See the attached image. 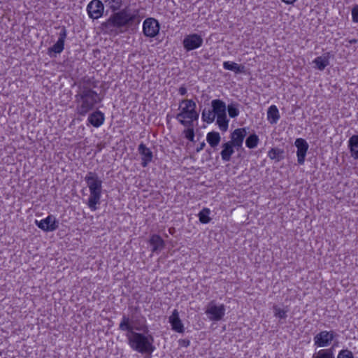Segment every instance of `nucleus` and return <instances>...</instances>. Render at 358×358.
Returning a JSON list of instances; mask_svg holds the SVG:
<instances>
[{"instance_id":"obj_43","label":"nucleus","mask_w":358,"mask_h":358,"mask_svg":"<svg viewBox=\"0 0 358 358\" xmlns=\"http://www.w3.org/2000/svg\"><path fill=\"white\" fill-rule=\"evenodd\" d=\"M350 43H355L357 42V40L356 39H353V40H351L350 41Z\"/></svg>"},{"instance_id":"obj_30","label":"nucleus","mask_w":358,"mask_h":358,"mask_svg":"<svg viewBox=\"0 0 358 358\" xmlns=\"http://www.w3.org/2000/svg\"><path fill=\"white\" fill-rule=\"evenodd\" d=\"M312 358H334V355L331 349H325L315 352Z\"/></svg>"},{"instance_id":"obj_10","label":"nucleus","mask_w":358,"mask_h":358,"mask_svg":"<svg viewBox=\"0 0 358 358\" xmlns=\"http://www.w3.org/2000/svg\"><path fill=\"white\" fill-rule=\"evenodd\" d=\"M183 46L187 51L193 50L202 45L203 38L196 34L186 36L183 40Z\"/></svg>"},{"instance_id":"obj_32","label":"nucleus","mask_w":358,"mask_h":358,"mask_svg":"<svg viewBox=\"0 0 358 358\" xmlns=\"http://www.w3.org/2000/svg\"><path fill=\"white\" fill-rule=\"evenodd\" d=\"M210 213V209L207 208H203L199 213V221L203 224L209 223L211 220V218L209 217Z\"/></svg>"},{"instance_id":"obj_24","label":"nucleus","mask_w":358,"mask_h":358,"mask_svg":"<svg viewBox=\"0 0 358 358\" xmlns=\"http://www.w3.org/2000/svg\"><path fill=\"white\" fill-rule=\"evenodd\" d=\"M220 135L217 131H211L208 133L206 141L212 148L216 147L220 142Z\"/></svg>"},{"instance_id":"obj_6","label":"nucleus","mask_w":358,"mask_h":358,"mask_svg":"<svg viewBox=\"0 0 358 358\" xmlns=\"http://www.w3.org/2000/svg\"><path fill=\"white\" fill-rule=\"evenodd\" d=\"M205 313L211 321H220L225 314V306L224 304L217 306L214 301H211L208 303Z\"/></svg>"},{"instance_id":"obj_27","label":"nucleus","mask_w":358,"mask_h":358,"mask_svg":"<svg viewBox=\"0 0 358 358\" xmlns=\"http://www.w3.org/2000/svg\"><path fill=\"white\" fill-rule=\"evenodd\" d=\"M106 6L113 13L120 10L123 0H103Z\"/></svg>"},{"instance_id":"obj_18","label":"nucleus","mask_w":358,"mask_h":358,"mask_svg":"<svg viewBox=\"0 0 358 358\" xmlns=\"http://www.w3.org/2000/svg\"><path fill=\"white\" fill-rule=\"evenodd\" d=\"M212 112L215 114V117L226 114V104L220 99H214L211 101Z\"/></svg>"},{"instance_id":"obj_20","label":"nucleus","mask_w":358,"mask_h":358,"mask_svg":"<svg viewBox=\"0 0 358 358\" xmlns=\"http://www.w3.org/2000/svg\"><path fill=\"white\" fill-rule=\"evenodd\" d=\"M234 145L229 141L222 144V150L220 152L222 159L224 162H229L231 155L234 153Z\"/></svg>"},{"instance_id":"obj_22","label":"nucleus","mask_w":358,"mask_h":358,"mask_svg":"<svg viewBox=\"0 0 358 358\" xmlns=\"http://www.w3.org/2000/svg\"><path fill=\"white\" fill-rule=\"evenodd\" d=\"M223 67L226 70L234 71L235 73H241L245 72V66L234 62H224Z\"/></svg>"},{"instance_id":"obj_37","label":"nucleus","mask_w":358,"mask_h":358,"mask_svg":"<svg viewBox=\"0 0 358 358\" xmlns=\"http://www.w3.org/2000/svg\"><path fill=\"white\" fill-rule=\"evenodd\" d=\"M352 21L358 22V5H355L352 10Z\"/></svg>"},{"instance_id":"obj_41","label":"nucleus","mask_w":358,"mask_h":358,"mask_svg":"<svg viewBox=\"0 0 358 358\" xmlns=\"http://www.w3.org/2000/svg\"><path fill=\"white\" fill-rule=\"evenodd\" d=\"M205 145H206V143L204 142L201 143L199 146H198L196 148V152H199L201 150H202L203 149V148L205 147Z\"/></svg>"},{"instance_id":"obj_28","label":"nucleus","mask_w":358,"mask_h":358,"mask_svg":"<svg viewBox=\"0 0 358 358\" xmlns=\"http://www.w3.org/2000/svg\"><path fill=\"white\" fill-rule=\"evenodd\" d=\"M259 141V139L258 136L255 134H250L246 138L245 145L248 148L252 149L257 146Z\"/></svg>"},{"instance_id":"obj_40","label":"nucleus","mask_w":358,"mask_h":358,"mask_svg":"<svg viewBox=\"0 0 358 358\" xmlns=\"http://www.w3.org/2000/svg\"><path fill=\"white\" fill-rule=\"evenodd\" d=\"M179 93L180 95L182 96H184L187 94V89L184 86H181L180 88H179Z\"/></svg>"},{"instance_id":"obj_35","label":"nucleus","mask_w":358,"mask_h":358,"mask_svg":"<svg viewBox=\"0 0 358 358\" xmlns=\"http://www.w3.org/2000/svg\"><path fill=\"white\" fill-rule=\"evenodd\" d=\"M187 129L184 130L185 136L187 139L190 141H194V131L193 125L191 127H187Z\"/></svg>"},{"instance_id":"obj_39","label":"nucleus","mask_w":358,"mask_h":358,"mask_svg":"<svg viewBox=\"0 0 358 358\" xmlns=\"http://www.w3.org/2000/svg\"><path fill=\"white\" fill-rule=\"evenodd\" d=\"M180 343L181 345H182L184 347H188L190 344V341L187 339H183V340L180 341Z\"/></svg>"},{"instance_id":"obj_42","label":"nucleus","mask_w":358,"mask_h":358,"mask_svg":"<svg viewBox=\"0 0 358 358\" xmlns=\"http://www.w3.org/2000/svg\"><path fill=\"white\" fill-rule=\"evenodd\" d=\"M284 3L287 4H292L294 3L296 0H282Z\"/></svg>"},{"instance_id":"obj_4","label":"nucleus","mask_w":358,"mask_h":358,"mask_svg":"<svg viewBox=\"0 0 358 358\" xmlns=\"http://www.w3.org/2000/svg\"><path fill=\"white\" fill-rule=\"evenodd\" d=\"M85 181L90 190L87 206L90 209L94 211L97 205L100 203L102 192V180L95 172L90 171L85 177Z\"/></svg>"},{"instance_id":"obj_8","label":"nucleus","mask_w":358,"mask_h":358,"mask_svg":"<svg viewBox=\"0 0 358 358\" xmlns=\"http://www.w3.org/2000/svg\"><path fill=\"white\" fill-rule=\"evenodd\" d=\"M335 336L336 334L333 331H322L315 336V345L320 348L327 347L334 340Z\"/></svg>"},{"instance_id":"obj_7","label":"nucleus","mask_w":358,"mask_h":358,"mask_svg":"<svg viewBox=\"0 0 358 358\" xmlns=\"http://www.w3.org/2000/svg\"><path fill=\"white\" fill-rule=\"evenodd\" d=\"M143 34L150 38L156 36L159 31V24L154 18L150 17L145 20L143 24Z\"/></svg>"},{"instance_id":"obj_9","label":"nucleus","mask_w":358,"mask_h":358,"mask_svg":"<svg viewBox=\"0 0 358 358\" xmlns=\"http://www.w3.org/2000/svg\"><path fill=\"white\" fill-rule=\"evenodd\" d=\"M104 6L101 1L92 0L87 6V10L90 17L92 19H99L103 13Z\"/></svg>"},{"instance_id":"obj_5","label":"nucleus","mask_w":358,"mask_h":358,"mask_svg":"<svg viewBox=\"0 0 358 358\" xmlns=\"http://www.w3.org/2000/svg\"><path fill=\"white\" fill-rule=\"evenodd\" d=\"M185 104L181 111L177 114V120L185 127H191L194 120H197L199 113L196 111V103L192 99H184L181 101L180 106Z\"/></svg>"},{"instance_id":"obj_26","label":"nucleus","mask_w":358,"mask_h":358,"mask_svg":"<svg viewBox=\"0 0 358 358\" xmlns=\"http://www.w3.org/2000/svg\"><path fill=\"white\" fill-rule=\"evenodd\" d=\"M315 64V67L320 70L323 71L329 64V57L328 56H320L316 57L313 62Z\"/></svg>"},{"instance_id":"obj_14","label":"nucleus","mask_w":358,"mask_h":358,"mask_svg":"<svg viewBox=\"0 0 358 358\" xmlns=\"http://www.w3.org/2000/svg\"><path fill=\"white\" fill-rule=\"evenodd\" d=\"M247 134L245 128H239L235 129L231 134V141L229 142L238 149L242 146L243 140Z\"/></svg>"},{"instance_id":"obj_34","label":"nucleus","mask_w":358,"mask_h":358,"mask_svg":"<svg viewBox=\"0 0 358 358\" xmlns=\"http://www.w3.org/2000/svg\"><path fill=\"white\" fill-rule=\"evenodd\" d=\"M274 316L280 319H285L287 317V310L281 309L278 306H273Z\"/></svg>"},{"instance_id":"obj_3","label":"nucleus","mask_w":358,"mask_h":358,"mask_svg":"<svg viewBox=\"0 0 358 358\" xmlns=\"http://www.w3.org/2000/svg\"><path fill=\"white\" fill-rule=\"evenodd\" d=\"M139 10H135L132 13H129L127 8L113 13L109 18L101 24L105 31L112 33L117 29L129 27L134 23H139L141 19L138 16Z\"/></svg>"},{"instance_id":"obj_25","label":"nucleus","mask_w":358,"mask_h":358,"mask_svg":"<svg viewBox=\"0 0 358 358\" xmlns=\"http://www.w3.org/2000/svg\"><path fill=\"white\" fill-rule=\"evenodd\" d=\"M349 146L352 156L355 159H358V135H353L350 138Z\"/></svg>"},{"instance_id":"obj_23","label":"nucleus","mask_w":358,"mask_h":358,"mask_svg":"<svg viewBox=\"0 0 358 358\" xmlns=\"http://www.w3.org/2000/svg\"><path fill=\"white\" fill-rule=\"evenodd\" d=\"M268 157L278 162L285 158L284 150L278 148H273L268 152Z\"/></svg>"},{"instance_id":"obj_16","label":"nucleus","mask_w":358,"mask_h":358,"mask_svg":"<svg viewBox=\"0 0 358 358\" xmlns=\"http://www.w3.org/2000/svg\"><path fill=\"white\" fill-rule=\"evenodd\" d=\"M139 154L142 156L141 165L146 167L152 159V152L150 148H147L145 144L141 143L138 148Z\"/></svg>"},{"instance_id":"obj_11","label":"nucleus","mask_w":358,"mask_h":358,"mask_svg":"<svg viewBox=\"0 0 358 358\" xmlns=\"http://www.w3.org/2000/svg\"><path fill=\"white\" fill-rule=\"evenodd\" d=\"M36 224L45 231H53L59 227V222L51 215L41 221L36 220Z\"/></svg>"},{"instance_id":"obj_12","label":"nucleus","mask_w":358,"mask_h":358,"mask_svg":"<svg viewBox=\"0 0 358 358\" xmlns=\"http://www.w3.org/2000/svg\"><path fill=\"white\" fill-rule=\"evenodd\" d=\"M67 36V31L65 27H62L61 31L59 34V38L55 44L48 50V53L50 56H52V52L55 54L61 53L64 48V42Z\"/></svg>"},{"instance_id":"obj_15","label":"nucleus","mask_w":358,"mask_h":358,"mask_svg":"<svg viewBox=\"0 0 358 358\" xmlns=\"http://www.w3.org/2000/svg\"><path fill=\"white\" fill-rule=\"evenodd\" d=\"M172 329L178 333H182L185 330L184 325L179 317L178 310L175 309L169 318Z\"/></svg>"},{"instance_id":"obj_33","label":"nucleus","mask_w":358,"mask_h":358,"mask_svg":"<svg viewBox=\"0 0 358 358\" xmlns=\"http://www.w3.org/2000/svg\"><path fill=\"white\" fill-rule=\"evenodd\" d=\"M238 103H231L228 105L227 110L230 117L234 118L239 115V110L238 108Z\"/></svg>"},{"instance_id":"obj_13","label":"nucleus","mask_w":358,"mask_h":358,"mask_svg":"<svg viewBox=\"0 0 358 358\" xmlns=\"http://www.w3.org/2000/svg\"><path fill=\"white\" fill-rule=\"evenodd\" d=\"M295 146L297 148L296 155L297 162L299 164H304L306 155L308 149V144L303 138H297L294 142Z\"/></svg>"},{"instance_id":"obj_19","label":"nucleus","mask_w":358,"mask_h":358,"mask_svg":"<svg viewBox=\"0 0 358 358\" xmlns=\"http://www.w3.org/2000/svg\"><path fill=\"white\" fill-rule=\"evenodd\" d=\"M150 244L152 246V252H158L164 248V241L162 237L157 234H153L150 238Z\"/></svg>"},{"instance_id":"obj_38","label":"nucleus","mask_w":358,"mask_h":358,"mask_svg":"<svg viewBox=\"0 0 358 358\" xmlns=\"http://www.w3.org/2000/svg\"><path fill=\"white\" fill-rule=\"evenodd\" d=\"M130 322L134 327L136 325H146L145 320L143 322H141L140 320H138L135 317H133L131 320L130 319Z\"/></svg>"},{"instance_id":"obj_21","label":"nucleus","mask_w":358,"mask_h":358,"mask_svg":"<svg viewBox=\"0 0 358 358\" xmlns=\"http://www.w3.org/2000/svg\"><path fill=\"white\" fill-rule=\"evenodd\" d=\"M267 118L272 124H276L280 119L278 108L275 105L271 106L267 110Z\"/></svg>"},{"instance_id":"obj_2","label":"nucleus","mask_w":358,"mask_h":358,"mask_svg":"<svg viewBox=\"0 0 358 358\" xmlns=\"http://www.w3.org/2000/svg\"><path fill=\"white\" fill-rule=\"evenodd\" d=\"M76 85L78 87L75 95L76 112L79 115L85 116L102 101V98L94 90L96 85L90 78H85Z\"/></svg>"},{"instance_id":"obj_31","label":"nucleus","mask_w":358,"mask_h":358,"mask_svg":"<svg viewBox=\"0 0 358 358\" xmlns=\"http://www.w3.org/2000/svg\"><path fill=\"white\" fill-rule=\"evenodd\" d=\"M215 117V114L212 112V109H203L202 112V120L203 122L212 123L214 122Z\"/></svg>"},{"instance_id":"obj_36","label":"nucleus","mask_w":358,"mask_h":358,"mask_svg":"<svg viewBox=\"0 0 358 358\" xmlns=\"http://www.w3.org/2000/svg\"><path fill=\"white\" fill-rule=\"evenodd\" d=\"M337 358H354V355L350 350H342L339 352Z\"/></svg>"},{"instance_id":"obj_29","label":"nucleus","mask_w":358,"mask_h":358,"mask_svg":"<svg viewBox=\"0 0 358 358\" xmlns=\"http://www.w3.org/2000/svg\"><path fill=\"white\" fill-rule=\"evenodd\" d=\"M217 124L221 131H226L229 125V120L227 119V114L217 116Z\"/></svg>"},{"instance_id":"obj_17","label":"nucleus","mask_w":358,"mask_h":358,"mask_svg":"<svg viewBox=\"0 0 358 358\" xmlns=\"http://www.w3.org/2000/svg\"><path fill=\"white\" fill-rule=\"evenodd\" d=\"M104 114L100 110H96L91 113L87 118V121L94 127H99L104 122Z\"/></svg>"},{"instance_id":"obj_1","label":"nucleus","mask_w":358,"mask_h":358,"mask_svg":"<svg viewBox=\"0 0 358 358\" xmlns=\"http://www.w3.org/2000/svg\"><path fill=\"white\" fill-rule=\"evenodd\" d=\"M119 329L127 331L126 334L130 348L141 354L151 355L155 350L154 337L148 334L147 325H136L134 327L130 322V318L124 315L119 324Z\"/></svg>"}]
</instances>
